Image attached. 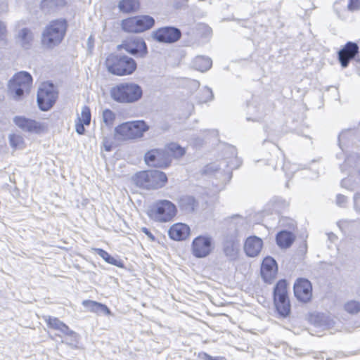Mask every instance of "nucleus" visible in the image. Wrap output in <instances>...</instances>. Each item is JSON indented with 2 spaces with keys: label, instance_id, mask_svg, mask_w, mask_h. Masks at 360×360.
Here are the masks:
<instances>
[{
  "label": "nucleus",
  "instance_id": "42",
  "mask_svg": "<svg viewBox=\"0 0 360 360\" xmlns=\"http://www.w3.org/2000/svg\"><path fill=\"white\" fill-rule=\"evenodd\" d=\"M141 231L150 238V240H155L154 236L151 233V232L147 228L143 227L141 229Z\"/></svg>",
  "mask_w": 360,
  "mask_h": 360
},
{
  "label": "nucleus",
  "instance_id": "41",
  "mask_svg": "<svg viewBox=\"0 0 360 360\" xmlns=\"http://www.w3.org/2000/svg\"><path fill=\"white\" fill-rule=\"evenodd\" d=\"M290 165L289 162H285L283 169L287 175H291L295 172V168H293L291 171H288V166ZM293 167H295V165H293Z\"/></svg>",
  "mask_w": 360,
  "mask_h": 360
},
{
  "label": "nucleus",
  "instance_id": "33",
  "mask_svg": "<svg viewBox=\"0 0 360 360\" xmlns=\"http://www.w3.org/2000/svg\"><path fill=\"white\" fill-rule=\"evenodd\" d=\"M116 115L110 109H105L102 112V120L108 127H111L114 124Z\"/></svg>",
  "mask_w": 360,
  "mask_h": 360
},
{
  "label": "nucleus",
  "instance_id": "4",
  "mask_svg": "<svg viewBox=\"0 0 360 360\" xmlns=\"http://www.w3.org/2000/svg\"><path fill=\"white\" fill-rule=\"evenodd\" d=\"M105 65L110 73L118 76L131 75L136 68V63L133 58L127 56L115 54L108 56Z\"/></svg>",
  "mask_w": 360,
  "mask_h": 360
},
{
  "label": "nucleus",
  "instance_id": "47",
  "mask_svg": "<svg viewBox=\"0 0 360 360\" xmlns=\"http://www.w3.org/2000/svg\"><path fill=\"white\" fill-rule=\"evenodd\" d=\"M186 1H187L188 0H185Z\"/></svg>",
  "mask_w": 360,
  "mask_h": 360
},
{
  "label": "nucleus",
  "instance_id": "7",
  "mask_svg": "<svg viewBox=\"0 0 360 360\" xmlns=\"http://www.w3.org/2000/svg\"><path fill=\"white\" fill-rule=\"evenodd\" d=\"M176 207L173 202L167 200H157L150 210V216L155 221L168 222L176 214Z\"/></svg>",
  "mask_w": 360,
  "mask_h": 360
},
{
  "label": "nucleus",
  "instance_id": "36",
  "mask_svg": "<svg viewBox=\"0 0 360 360\" xmlns=\"http://www.w3.org/2000/svg\"><path fill=\"white\" fill-rule=\"evenodd\" d=\"M8 139L12 148L15 149L21 148L23 143V139L21 136L13 134L9 135Z\"/></svg>",
  "mask_w": 360,
  "mask_h": 360
},
{
  "label": "nucleus",
  "instance_id": "39",
  "mask_svg": "<svg viewBox=\"0 0 360 360\" xmlns=\"http://www.w3.org/2000/svg\"><path fill=\"white\" fill-rule=\"evenodd\" d=\"M84 125H85L84 123L80 122L79 121H77V122H76L75 130L78 134L82 135V134H84V131H85Z\"/></svg>",
  "mask_w": 360,
  "mask_h": 360
},
{
  "label": "nucleus",
  "instance_id": "10",
  "mask_svg": "<svg viewBox=\"0 0 360 360\" xmlns=\"http://www.w3.org/2000/svg\"><path fill=\"white\" fill-rule=\"evenodd\" d=\"M148 129V127L144 121L138 120L119 125L115 128V132L121 135L123 139H132L141 137Z\"/></svg>",
  "mask_w": 360,
  "mask_h": 360
},
{
  "label": "nucleus",
  "instance_id": "8",
  "mask_svg": "<svg viewBox=\"0 0 360 360\" xmlns=\"http://www.w3.org/2000/svg\"><path fill=\"white\" fill-rule=\"evenodd\" d=\"M155 25V20L150 15H137L122 20V29L129 33H141L146 31Z\"/></svg>",
  "mask_w": 360,
  "mask_h": 360
},
{
  "label": "nucleus",
  "instance_id": "18",
  "mask_svg": "<svg viewBox=\"0 0 360 360\" xmlns=\"http://www.w3.org/2000/svg\"><path fill=\"white\" fill-rule=\"evenodd\" d=\"M359 53L358 44L353 41H347L338 51V56L342 68H347L349 62Z\"/></svg>",
  "mask_w": 360,
  "mask_h": 360
},
{
  "label": "nucleus",
  "instance_id": "21",
  "mask_svg": "<svg viewBox=\"0 0 360 360\" xmlns=\"http://www.w3.org/2000/svg\"><path fill=\"white\" fill-rule=\"evenodd\" d=\"M263 246L262 240L257 236L248 237L244 245V250L248 257H254L259 255Z\"/></svg>",
  "mask_w": 360,
  "mask_h": 360
},
{
  "label": "nucleus",
  "instance_id": "37",
  "mask_svg": "<svg viewBox=\"0 0 360 360\" xmlns=\"http://www.w3.org/2000/svg\"><path fill=\"white\" fill-rule=\"evenodd\" d=\"M7 30L5 24L0 20V41H4L6 39Z\"/></svg>",
  "mask_w": 360,
  "mask_h": 360
},
{
  "label": "nucleus",
  "instance_id": "34",
  "mask_svg": "<svg viewBox=\"0 0 360 360\" xmlns=\"http://www.w3.org/2000/svg\"><path fill=\"white\" fill-rule=\"evenodd\" d=\"M91 117L90 108L86 105H84L82 108L81 115L78 117L77 121L84 123L85 125H89L91 122Z\"/></svg>",
  "mask_w": 360,
  "mask_h": 360
},
{
  "label": "nucleus",
  "instance_id": "22",
  "mask_svg": "<svg viewBox=\"0 0 360 360\" xmlns=\"http://www.w3.org/2000/svg\"><path fill=\"white\" fill-rule=\"evenodd\" d=\"M190 233V228L182 223L175 224L170 227L168 231L169 237L174 240H185Z\"/></svg>",
  "mask_w": 360,
  "mask_h": 360
},
{
  "label": "nucleus",
  "instance_id": "11",
  "mask_svg": "<svg viewBox=\"0 0 360 360\" xmlns=\"http://www.w3.org/2000/svg\"><path fill=\"white\" fill-rule=\"evenodd\" d=\"M57 98V92L53 84L44 82L41 84L37 93V103L43 111L49 110Z\"/></svg>",
  "mask_w": 360,
  "mask_h": 360
},
{
  "label": "nucleus",
  "instance_id": "9",
  "mask_svg": "<svg viewBox=\"0 0 360 360\" xmlns=\"http://www.w3.org/2000/svg\"><path fill=\"white\" fill-rule=\"evenodd\" d=\"M274 302L278 313L287 317L290 313V303L288 295L287 283L285 280L279 281L274 290Z\"/></svg>",
  "mask_w": 360,
  "mask_h": 360
},
{
  "label": "nucleus",
  "instance_id": "27",
  "mask_svg": "<svg viewBox=\"0 0 360 360\" xmlns=\"http://www.w3.org/2000/svg\"><path fill=\"white\" fill-rule=\"evenodd\" d=\"M295 237L290 231H283L276 236V242L279 247L287 248L291 245L294 241Z\"/></svg>",
  "mask_w": 360,
  "mask_h": 360
},
{
  "label": "nucleus",
  "instance_id": "46",
  "mask_svg": "<svg viewBox=\"0 0 360 360\" xmlns=\"http://www.w3.org/2000/svg\"><path fill=\"white\" fill-rule=\"evenodd\" d=\"M105 150H108V151L110 150V146H105Z\"/></svg>",
  "mask_w": 360,
  "mask_h": 360
},
{
  "label": "nucleus",
  "instance_id": "15",
  "mask_svg": "<svg viewBox=\"0 0 360 360\" xmlns=\"http://www.w3.org/2000/svg\"><path fill=\"white\" fill-rule=\"evenodd\" d=\"M152 37L162 43H174L181 37V31L173 27H161L153 32Z\"/></svg>",
  "mask_w": 360,
  "mask_h": 360
},
{
  "label": "nucleus",
  "instance_id": "20",
  "mask_svg": "<svg viewBox=\"0 0 360 360\" xmlns=\"http://www.w3.org/2000/svg\"><path fill=\"white\" fill-rule=\"evenodd\" d=\"M13 121L19 128L25 131L39 133L44 128L41 123L25 117H15Z\"/></svg>",
  "mask_w": 360,
  "mask_h": 360
},
{
  "label": "nucleus",
  "instance_id": "16",
  "mask_svg": "<svg viewBox=\"0 0 360 360\" xmlns=\"http://www.w3.org/2000/svg\"><path fill=\"white\" fill-rule=\"evenodd\" d=\"M293 290L295 297L300 302L307 303L312 297V285L307 279H297Z\"/></svg>",
  "mask_w": 360,
  "mask_h": 360
},
{
  "label": "nucleus",
  "instance_id": "3",
  "mask_svg": "<svg viewBox=\"0 0 360 360\" xmlns=\"http://www.w3.org/2000/svg\"><path fill=\"white\" fill-rule=\"evenodd\" d=\"M132 180L137 186L150 190L163 187L167 181V177L161 171L148 170L136 173Z\"/></svg>",
  "mask_w": 360,
  "mask_h": 360
},
{
  "label": "nucleus",
  "instance_id": "25",
  "mask_svg": "<svg viewBox=\"0 0 360 360\" xmlns=\"http://www.w3.org/2000/svg\"><path fill=\"white\" fill-rule=\"evenodd\" d=\"M33 38L32 31L28 28H23L18 32L17 41L22 48L28 49L32 46Z\"/></svg>",
  "mask_w": 360,
  "mask_h": 360
},
{
  "label": "nucleus",
  "instance_id": "43",
  "mask_svg": "<svg viewBox=\"0 0 360 360\" xmlns=\"http://www.w3.org/2000/svg\"><path fill=\"white\" fill-rule=\"evenodd\" d=\"M288 205V202H287L285 200H279L276 206V210H278L279 208L285 207Z\"/></svg>",
  "mask_w": 360,
  "mask_h": 360
},
{
  "label": "nucleus",
  "instance_id": "32",
  "mask_svg": "<svg viewBox=\"0 0 360 360\" xmlns=\"http://www.w3.org/2000/svg\"><path fill=\"white\" fill-rule=\"evenodd\" d=\"M94 251L101 258H103L107 263L115 265L118 267L122 266V263L121 261L117 260V259L112 257L109 253L101 248H96Z\"/></svg>",
  "mask_w": 360,
  "mask_h": 360
},
{
  "label": "nucleus",
  "instance_id": "45",
  "mask_svg": "<svg viewBox=\"0 0 360 360\" xmlns=\"http://www.w3.org/2000/svg\"><path fill=\"white\" fill-rule=\"evenodd\" d=\"M215 360H226V359L224 357H217Z\"/></svg>",
  "mask_w": 360,
  "mask_h": 360
},
{
  "label": "nucleus",
  "instance_id": "23",
  "mask_svg": "<svg viewBox=\"0 0 360 360\" xmlns=\"http://www.w3.org/2000/svg\"><path fill=\"white\" fill-rule=\"evenodd\" d=\"M223 250L229 259H235L239 251L238 241L232 237L227 238L224 243Z\"/></svg>",
  "mask_w": 360,
  "mask_h": 360
},
{
  "label": "nucleus",
  "instance_id": "31",
  "mask_svg": "<svg viewBox=\"0 0 360 360\" xmlns=\"http://www.w3.org/2000/svg\"><path fill=\"white\" fill-rule=\"evenodd\" d=\"M66 4V0H42L41 6L43 9L51 11L63 8Z\"/></svg>",
  "mask_w": 360,
  "mask_h": 360
},
{
  "label": "nucleus",
  "instance_id": "28",
  "mask_svg": "<svg viewBox=\"0 0 360 360\" xmlns=\"http://www.w3.org/2000/svg\"><path fill=\"white\" fill-rule=\"evenodd\" d=\"M140 6L139 0H120L118 8L120 11L129 13L136 11Z\"/></svg>",
  "mask_w": 360,
  "mask_h": 360
},
{
  "label": "nucleus",
  "instance_id": "30",
  "mask_svg": "<svg viewBox=\"0 0 360 360\" xmlns=\"http://www.w3.org/2000/svg\"><path fill=\"white\" fill-rule=\"evenodd\" d=\"M165 150L166 151V153H168L169 155V158L171 160L172 158H181L186 153L185 148L176 143H171L167 145L165 148Z\"/></svg>",
  "mask_w": 360,
  "mask_h": 360
},
{
  "label": "nucleus",
  "instance_id": "12",
  "mask_svg": "<svg viewBox=\"0 0 360 360\" xmlns=\"http://www.w3.org/2000/svg\"><path fill=\"white\" fill-rule=\"evenodd\" d=\"M213 248V240L209 236H199L192 243V253L197 258H204L208 256Z\"/></svg>",
  "mask_w": 360,
  "mask_h": 360
},
{
  "label": "nucleus",
  "instance_id": "13",
  "mask_svg": "<svg viewBox=\"0 0 360 360\" xmlns=\"http://www.w3.org/2000/svg\"><path fill=\"white\" fill-rule=\"evenodd\" d=\"M145 162L150 167H167L169 165L171 159L165 149H153L145 154Z\"/></svg>",
  "mask_w": 360,
  "mask_h": 360
},
{
  "label": "nucleus",
  "instance_id": "35",
  "mask_svg": "<svg viewBox=\"0 0 360 360\" xmlns=\"http://www.w3.org/2000/svg\"><path fill=\"white\" fill-rule=\"evenodd\" d=\"M344 307L345 311L351 314H355L360 312V303L355 300L347 302L345 304Z\"/></svg>",
  "mask_w": 360,
  "mask_h": 360
},
{
  "label": "nucleus",
  "instance_id": "29",
  "mask_svg": "<svg viewBox=\"0 0 360 360\" xmlns=\"http://www.w3.org/2000/svg\"><path fill=\"white\" fill-rule=\"evenodd\" d=\"M179 207L181 210L191 212L197 207L198 202L191 195H183L179 200Z\"/></svg>",
  "mask_w": 360,
  "mask_h": 360
},
{
  "label": "nucleus",
  "instance_id": "5",
  "mask_svg": "<svg viewBox=\"0 0 360 360\" xmlns=\"http://www.w3.org/2000/svg\"><path fill=\"white\" fill-rule=\"evenodd\" d=\"M227 151L231 154L230 160H222L219 162H214L206 167V173H215L217 176H221L223 180L231 178V170L236 169L240 165V161L236 156V149L233 146H228Z\"/></svg>",
  "mask_w": 360,
  "mask_h": 360
},
{
  "label": "nucleus",
  "instance_id": "24",
  "mask_svg": "<svg viewBox=\"0 0 360 360\" xmlns=\"http://www.w3.org/2000/svg\"><path fill=\"white\" fill-rule=\"evenodd\" d=\"M82 305L89 311L91 312H94L96 314H110V311L108 307L100 302H97L93 300H84L82 302Z\"/></svg>",
  "mask_w": 360,
  "mask_h": 360
},
{
  "label": "nucleus",
  "instance_id": "38",
  "mask_svg": "<svg viewBox=\"0 0 360 360\" xmlns=\"http://www.w3.org/2000/svg\"><path fill=\"white\" fill-rule=\"evenodd\" d=\"M348 8L350 11L360 9V0H349L348 3Z\"/></svg>",
  "mask_w": 360,
  "mask_h": 360
},
{
  "label": "nucleus",
  "instance_id": "6",
  "mask_svg": "<svg viewBox=\"0 0 360 360\" xmlns=\"http://www.w3.org/2000/svg\"><path fill=\"white\" fill-rule=\"evenodd\" d=\"M32 78L27 72L16 73L8 83V92L16 100L20 99L25 93H29Z\"/></svg>",
  "mask_w": 360,
  "mask_h": 360
},
{
  "label": "nucleus",
  "instance_id": "14",
  "mask_svg": "<svg viewBox=\"0 0 360 360\" xmlns=\"http://www.w3.org/2000/svg\"><path fill=\"white\" fill-rule=\"evenodd\" d=\"M119 47L124 49L131 55L141 58L144 57L148 52L144 40L137 37L127 39Z\"/></svg>",
  "mask_w": 360,
  "mask_h": 360
},
{
  "label": "nucleus",
  "instance_id": "19",
  "mask_svg": "<svg viewBox=\"0 0 360 360\" xmlns=\"http://www.w3.org/2000/svg\"><path fill=\"white\" fill-rule=\"evenodd\" d=\"M278 267L276 261L270 257L264 259L262 267L261 275L266 283H271L276 278Z\"/></svg>",
  "mask_w": 360,
  "mask_h": 360
},
{
  "label": "nucleus",
  "instance_id": "26",
  "mask_svg": "<svg viewBox=\"0 0 360 360\" xmlns=\"http://www.w3.org/2000/svg\"><path fill=\"white\" fill-rule=\"evenodd\" d=\"M212 60L208 57L196 56L192 62L193 67L200 72L207 71L212 67Z\"/></svg>",
  "mask_w": 360,
  "mask_h": 360
},
{
  "label": "nucleus",
  "instance_id": "44",
  "mask_svg": "<svg viewBox=\"0 0 360 360\" xmlns=\"http://www.w3.org/2000/svg\"><path fill=\"white\" fill-rule=\"evenodd\" d=\"M205 359L206 360H215V357L210 356L206 353L204 354Z\"/></svg>",
  "mask_w": 360,
  "mask_h": 360
},
{
  "label": "nucleus",
  "instance_id": "17",
  "mask_svg": "<svg viewBox=\"0 0 360 360\" xmlns=\"http://www.w3.org/2000/svg\"><path fill=\"white\" fill-rule=\"evenodd\" d=\"M48 326L61 333L63 335H67L71 338V345L77 344L79 340V335L77 333L72 330L65 323L56 317L46 316L44 318Z\"/></svg>",
  "mask_w": 360,
  "mask_h": 360
},
{
  "label": "nucleus",
  "instance_id": "40",
  "mask_svg": "<svg viewBox=\"0 0 360 360\" xmlns=\"http://www.w3.org/2000/svg\"><path fill=\"white\" fill-rule=\"evenodd\" d=\"M203 94H205L206 98L202 101V102H207L210 100H212V98L213 97V94H212V91L210 89L205 88L203 89Z\"/></svg>",
  "mask_w": 360,
  "mask_h": 360
},
{
  "label": "nucleus",
  "instance_id": "2",
  "mask_svg": "<svg viewBox=\"0 0 360 360\" xmlns=\"http://www.w3.org/2000/svg\"><path fill=\"white\" fill-rule=\"evenodd\" d=\"M111 98L121 103H131L139 101L142 96L141 86L133 82L122 83L111 88Z\"/></svg>",
  "mask_w": 360,
  "mask_h": 360
},
{
  "label": "nucleus",
  "instance_id": "1",
  "mask_svg": "<svg viewBox=\"0 0 360 360\" xmlns=\"http://www.w3.org/2000/svg\"><path fill=\"white\" fill-rule=\"evenodd\" d=\"M67 27V21L64 19L51 21L42 32V44L49 49L58 45L65 37Z\"/></svg>",
  "mask_w": 360,
  "mask_h": 360
}]
</instances>
